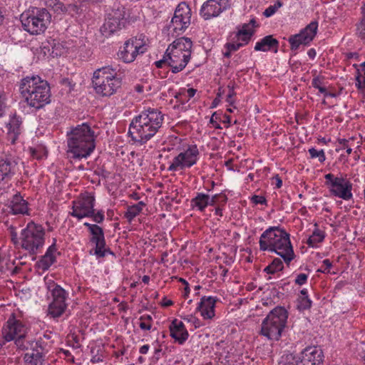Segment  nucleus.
<instances>
[{
  "mask_svg": "<svg viewBox=\"0 0 365 365\" xmlns=\"http://www.w3.org/2000/svg\"><path fill=\"white\" fill-rule=\"evenodd\" d=\"M67 153L74 159L87 158L96 148L94 130L88 123H82L67 132Z\"/></svg>",
  "mask_w": 365,
  "mask_h": 365,
  "instance_id": "obj_1",
  "label": "nucleus"
},
{
  "mask_svg": "<svg viewBox=\"0 0 365 365\" xmlns=\"http://www.w3.org/2000/svg\"><path fill=\"white\" fill-rule=\"evenodd\" d=\"M163 122V115L157 109H148L131 121L128 133L131 138L141 144L153 137Z\"/></svg>",
  "mask_w": 365,
  "mask_h": 365,
  "instance_id": "obj_2",
  "label": "nucleus"
},
{
  "mask_svg": "<svg viewBox=\"0 0 365 365\" xmlns=\"http://www.w3.org/2000/svg\"><path fill=\"white\" fill-rule=\"evenodd\" d=\"M259 249L274 252L279 255L287 264L294 257L289 235L279 227H270L260 236Z\"/></svg>",
  "mask_w": 365,
  "mask_h": 365,
  "instance_id": "obj_3",
  "label": "nucleus"
},
{
  "mask_svg": "<svg viewBox=\"0 0 365 365\" xmlns=\"http://www.w3.org/2000/svg\"><path fill=\"white\" fill-rule=\"evenodd\" d=\"M19 91L29 107L40 109L51 102L50 86L38 76L24 78L21 81Z\"/></svg>",
  "mask_w": 365,
  "mask_h": 365,
  "instance_id": "obj_4",
  "label": "nucleus"
},
{
  "mask_svg": "<svg viewBox=\"0 0 365 365\" xmlns=\"http://www.w3.org/2000/svg\"><path fill=\"white\" fill-rule=\"evenodd\" d=\"M118 66H107L96 70L92 83L96 92L102 96H110L121 86Z\"/></svg>",
  "mask_w": 365,
  "mask_h": 365,
  "instance_id": "obj_5",
  "label": "nucleus"
},
{
  "mask_svg": "<svg viewBox=\"0 0 365 365\" xmlns=\"http://www.w3.org/2000/svg\"><path fill=\"white\" fill-rule=\"evenodd\" d=\"M192 41L181 37L175 40L167 48L168 66L174 73L182 71L189 62L192 53Z\"/></svg>",
  "mask_w": 365,
  "mask_h": 365,
  "instance_id": "obj_6",
  "label": "nucleus"
},
{
  "mask_svg": "<svg viewBox=\"0 0 365 365\" xmlns=\"http://www.w3.org/2000/svg\"><path fill=\"white\" fill-rule=\"evenodd\" d=\"M27 330L26 325L12 315L2 328L0 346L14 341L17 349H28L29 346L32 344V339L27 336Z\"/></svg>",
  "mask_w": 365,
  "mask_h": 365,
  "instance_id": "obj_7",
  "label": "nucleus"
},
{
  "mask_svg": "<svg viewBox=\"0 0 365 365\" xmlns=\"http://www.w3.org/2000/svg\"><path fill=\"white\" fill-rule=\"evenodd\" d=\"M288 318L287 311L282 307L273 309L264 319L260 333L269 340L278 341Z\"/></svg>",
  "mask_w": 365,
  "mask_h": 365,
  "instance_id": "obj_8",
  "label": "nucleus"
},
{
  "mask_svg": "<svg viewBox=\"0 0 365 365\" xmlns=\"http://www.w3.org/2000/svg\"><path fill=\"white\" fill-rule=\"evenodd\" d=\"M43 227L34 222H30L20 235V246L30 255H36L43 247L45 242Z\"/></svg>",
  "mask_w": 365,
  "mask_h": 365,
  "instance_id": "obj_9",
  "label": "nucleus"
},
{
  "mask_svg": "<svg viewBox=\"0 0 365 365\" xmlns=\"http://www.w3.org/2000/svg\"><path fill=\"white\" fill-rule=\"evenodd\" d=\"M51 15L46 9L35 8L21 15L25 31L33 35L43 33L51 22Z\"/></svg>",
  "mask_w": 365,
  "mask_h": 365,
  "instance_id": "obj_10",
  "label": "nucleus"
},
{
  "mask_svg": "<svg viewBox=\"0 0 365 365\" xmlns=\"http://www.w3.org/2000/svg\"><path fill=\"white\" fill-rule=\"evenodd\" d=\"M324 354L318 346H308L302 351V358L293 354L282 356L279 365H322Z\"/></svg>",
  "mask_w": 365,
  "mask_h": 365,
  "instance_id": "obj_11",
  "label": "nucleus"
},
{
  "mask_svg": "<svg viewBox=\"0 0 365 365\" xmlns=\"http://www.w3.org/2000/svg\"><path fill=\"white\" fill-rule=\"evenodd\" d=\"M325 185L331 195L349 200L352 197V184L346 178L336 177L332 173L325 175Z\"/></svg>",
  "mask_w": 365,
  "mask_h": 365,
  "instance_id": "obj_12",
  "label": "nucleus"
},
{
  "mask_svg": "<svg viewBox=\"0 0 365 365\" xmlns=\"http://www.w3.org/2000/svg\"><path fill=\"white\" fill-rule=\"evenodd\" d=\"M146 50L145 36L140 35L126 41L122 49L120 50L118 56L125 63H131L138 54L144 53Z\"/></svg>",
  "mask_w": 365,
  "mask_h": 365,
  "instance_id": "obj_13",
  "label": "nucleus"
},
{
  "mask_svg": "<svg viewBox=\"0 0 365 365\" xmlns=\"http://www.w3.org/2000/svg\"><path fill=\"white\" fill-rule=\"evenodd\" d=\"M125 11L123 6H115L107 15L106 21L101 27V32L105 37H109L121 29L125 24Z\"/></svg>",
  "mask_w": 365,
  "mask_h": 365,
  "instance_id": "obj_14",
  "label": "nucleus"
},
{
  "mask_svg": "<svg viewBox=\"0 0 365 365\" xmlns=\"http://www.w3.org/2000/svg\"><path fill=\"white\" fill-rule=\"evenodd\" d=\"M199 155L200 153L197 145H190L186 150L180 152L173 158L168 170L178 171L189 168L197 163Z\"/></svg>",
  "mask_w": 365,
  "mask_h": 365,
  "instance_id": "obj_15",
  "label": "nucleus"
},
{
  "mask_svg": "<svg viewBox=\"0 0 365 365\" xmlns=\"http://www.w3.org/2000/svg\"><path fill=\"white\" fill-rule=\"evenodd\" d=\"M53 301L48 306V314L53 318L59 317L65 312L67 304V292L61 286L53 283L48 287Z\"/></svg>",
  "mask_w": 365,
  "mask_h": 365,
  "instance_id": "obj_16",
  "label": "nucleus"
},
{
  "mask_svg": "<svg viewBox=\"0 0 365 365\" xmlns=\"http://www.w3.org/2000/svg\"><path fill=\"white\" fill-rule=\"evenodd\" d=\"M84 225L88 228L92 235L90 241L95 244L94 251L91 250L90 254H93L98 258L104 257L107 253L113 255L110 249L106 248V240L103 229L97 225L90 224L88 222H85Z\"/></svg>",
  "mask_w": 365,
  "mask_h": 365,
  "instance_id": "obj_17",
  "label": "nucleus"
},
{
  "mask_svg": "<svg viewBox=\"0 0 365 365\" xmlns=\"http://www.w3.org/2000/svg\"><path fill=\"white\" fill-rule=\"evenodd\" d=\"M190 8L186 3L182 2L177 6L169 27L175 32L183 31L190 24Z\"/></svg>",
  "mask_w": 365,
  "mask_h": 365,
  "instance_id": "obj_18",
  "label": "nucleus"
},
{
  "mask_svg": "<svg viewBox=\"0 0 365 365\" xmlns=\"http://www.w3.org/2000/svg\"><path fill=\"white\" fill-rule=\"evenodd\" d=\"M318 29V23L312 21L299 34L292 36L289 38L292 50H297L300 45L309 44L315 36Z\"/></svg>",
  "mask_w": 365,
  "mask_h": 365,
  "instance_id": "obj_19",
  "label": "nucleus"
},
{
  "mask_svg": "<svg viewBox=\"0 0 365 365\" xmlns=\"http://www.w3.org/2000/svg\"><path fill=\"white\" fill-rule=\"evenodd\" d=\"M19 158L11 154L0 156V182H9L18 170Z\"/></svg>",
  "mask_w": 365,
  "mask_h": 365,
  "instance_id": "obj_20",
  "label": "nucleus"
},
{
  "mask_svg": "<svg viewBox=\"0 0 365 365\" xmlns=\"http://www.w3.org/2000/svg\"><path fill=\"white\" fill-rule=\"evenodd\" d=\"M45 347L41 341L32 339V344L29 345L27 350H30L24 356L26 365H44Z\"/></svg>",
  "mask_w": 365,
  "mask_h": 365,
  "instance_id": "obj_21",
  "label": "nucleus"
},
{
  "mask_svg": "<svg viewBox=\"0 0 365 365\" xmlns=\"http://www.w3.org/2000/svg\"><path fill=\"white\" fill-rule=\"evenodd\" d=\"M95 198L93 196H86L76 202H73L71 215L82 219L92 216L94 211Z\"/></svg>",
  "mask_w": 365,
  "mask_h": 365,
  "instance_id": "obj_22",
  "label": "nucleus"
},
{
  "mask_svg": "<svg viewBox=\"0 0 365 365\" xmlns=\"http://www.w3.org/2000/svg\"><path fill=\"white\" fill-rule=\"evenodd\" d=\"M228 6V0H207L201 7L200 15L207 20L219 16Z\"/></svg>",
  "mask_w": 365,
  "mask_h": 365,
  "instance_id": "obj_23",
  "label": "nucleus"
},
{
  "mask_svg": "<svg viewBox=\"0 0 365 365\" xmlns=\"http://www.w3.org/2000/svg\"><path fill=\"white\" fill-rule=\"evenodd\" d=\"M7 136L11 144H15L22 133L24 127L21 116L14 114L10 115L9 122L6 123Z\"/></svg>",
  "mask_w": 365,
  "mask_h": 365,
  "instance_id": "obj_24",
  "label": "nucleus"
},
{
  "mask_svg": "<svg viewBox=\"0 0 365 365\" xmlns=\"http://www.w3.org/2000/svg\"><path fill=\"white\" fill-rule=\"evenodd\" d=\"M217 298L213 297H202L197 310L200 312L204 319H211L215 317V307Z\"/></svg>",
  "mask_w": 365,
  "mask_h": 365,
  "instance_id": "obj_25",
  "label": "nucleus"
},
{
  "mask_svg": "<svg viewBox=\"0 0 365 365\" xmlns=\"http://www.w3.org/2000/svg\"><path fill=\"white\" fill-rule=\"evenodd\" d=\"M170 336L181 344L187 339L189 336L184 324L176 319L170 325Z\"/></svg>",
  "mask_w": 365,
  "mask_h": 365,
  "instance_id": "obj_26",
  "label": "nucleus"
},
{
  "mask_svg": "<svg viewBox=\"0 0 365 365\" xmlns=\"http://www.w3.org/2000/svg\"><path fill=\"white\" fill-rule=\"evenodd\" d=\"M257 26L255 19H251L248 24H244L236 34L237 41H242L243 46L247 44L255 34L253 28Z\"/></svg>",
  "mask_w": 365,
  "mask_h": 365,
  "instance_id": "obj_27",
  "label": "nucleus"
},
{
  "mask_svg": "<svg viewBox=\"0 0 365 365\" xmlns=\"http://www.w3.org/2000/svg\"><path fill=\"white\" fill-rule=\"evenodd\" d=\"M57 252L55 242L53 243L47 250L45 255L37 262L38 268L42 271H46L56 262V253Z\"/></svg>",
  "mask_w": 365,
  "mask_h": 365,
  "instance_id": "obj_28",
  "label": "nucleus"
},
{
  "mask_svg": "<svg viewBox=\"0 0 365 365\" xmlns=\"http://www.w3.org/2000/svg\"><path fill=\"white\" fill-rule=\"evenodd\" d=\"M278 46L279 41L273 38L272 35H269L264 36L256 43L255 50L257 51L267 52L274 49V53H277Z\"/></svg>",
  "mask_w": 365,
  "mask_h": 365,
  "instance_id": "obj_29",
  "label": "nucleus"
},
{
  "mask_svg": "<svg viewBox=\"0 0 365 365\" xmlns=\"http://www.w3.org/2000/svg\"><path fill=\"white\" fill-rule=\"evenodd\" d=\"M9 207L14 215L28 213V202L19 193H16L13 196Z\"/></svg>",
  "mask_w": 365,
  "mask_h": 365,
  "instance_id": "obj_30",
  "label": "nucleus"
},
{
  "mask_svg": "<svg viewBox=\"0 0 365 365\" xmlns=\"http://www.w3.org/2000/svg\"><path fill=\"white\" fill-rule=\"evenodd\" d=\"M191 205L202 212L209 205V195L202 192L197 193V195L191 200Z\"/></svg>",
  "mask_w": 365,
  "mask_h": 365,
  "instance_id": "obj_31",
  "label": "nucleus"
},
{
  "mask_svg": "<svg viewBox=\"0 0 365 365\" xmlns=\"http://www.w3.org/2000/svg\"><path fill=\"white\" fill-rule=\"evenodd\" d=\"M45 5L56 14L66 13V4L62 0H45Z\"/></svg>",
  "mask_w": 365,
  "mask_h": 365,
  "instance_id": "obj_32",
  "label": "nucleus"
},
{
  "mask_svg": "<svg viewBox=\"0 0 365 365\" xmlns=\"http://www.w3.org/2000/svg\"><path fill=\"white\" fill-rule=\"evenodd\" d=\"M145 204L140 201L137 204L129 206L125 213V217L130 222L142 211Z\"/></svg>",
  "mask_w": 365,
  "mask_h": 365,
  "instance_id": "obj_33",
  "label": "nucleus"
},
{
  "mask_svg": "<svg viewBox=\"0 0 365 365\" xmlns=\"http://www.w3.org/2000/svg\"><path fill=\"white\" fill-rule=\"evenodd\" d=\"M314 226L315 229L307 242V244L312 247H316L318 243L322 242L325 237L324 232L317 228V225L315 224Z\"/></svg>",
  "mask_w": 365,
  "mask_h": 365,
  "instance_id": "obj_34",
  "label": "nucleus"
},
{
  "mask_svg": "<svg viewBox=\"0 0 365 365\" xmlns=\"http://www.w3.org/2000/svg\"><path fill=\"white\" fill-rule=\"evenodd\" d=\"M284 268L282 261L279 258H275L273 259L272 263L267 266L264 272L267 274H274L277 272L282 271Z\"/></svg>",
  "mask_w": 365,
  "mask_h": 365,
  "instance_id": "obj_35",
  "label": "nucleus"
},
{
  "mask_svg": "<svg viewBox=\"0 0 365 365\" xmlns=\"http://www.w3.org/2000/svg\"><path fill=\"white\" fill-rule=\"evenodd\" d=\"M139 327L142 330L148 331L152 328L153 317L150 314H144L139 318Z\"/></svg>",
  "mask_w": 365,
  "mask_h": 365,
  "instance_id": "obj_36",
  "label": "nucleus"
},
{
  "mask_svg": "<svg viewBox=\"0 0 365 365\" xmlns=\"http://www.w3.org/2000/svg\"><path fill=\"white\" fill-rule=\"evenodd\" d=\"M323 83V78H321L319 76H316L312 79V85L314 88H317L319 91L324 95L325 97L327 96H334V95L328 93L327 91V89L325 87L322 86Z\"/></svg>",
  "mask_w": 365,
  "mask_h": 365,
  "instance_id": "obj_37",
  "label": "nucleus"
},
{
  "mask_svg": "<svg viewBox=\"0 0 365 365\" xmlns=\"http://www.w3.org/2000/svg\"><path fill=\"white\" fill-rule=\"evenodd\" d=\"M362 13V17L357 24L356 34L361 39L365 40V4L363 6Z\"/></svg>",
  "mask_w": 365,
  "mask_h": 365,
  "instance_id": "obj_38",
  "label": "nucleus"
},
{
  "mask_svg": "<svg viewBox=\"0 0 365 365\" xmlns=\"http://www.w3.org/2000/svg\"><path fill=\"white\" fill-rule=\"evenodd\" d=\"M282 6V3L281 1H276L274 5H270L264 10L263 13L264 16H265L266 17L272 16Z\"/></svg>",
  "mask_w": 365,
  "mask_h": 365,
  "instance_id": "obj_39",
  "label": "nucleus"
},
{
  "mask_svg": "<svg viewBox=\"0 0 365 365\" xmlns=\"http://www.w3.org/2000/svg\"><path fill=\"white\" fill-rule=\"evenodd\" d=\"M309 153L312 158H318L319 161L320 163H323L325 159V154L323 150H317L314 148H312L309 150Z\"/></svg>",
  "mask_w": 365,
  "mask_h": 365,
  "instance_id": "obj_40",
  "label": "nucleus"
},
{
  "mask_svg": "<svg viewBox=\"0 0 365 365\" xmlns=\"http://www.w3.org/2000/svg\"><path fill=\"white\" fill-rule=\"evenodd\" d=\"M312 306V301L309 297H300L299 299L298 309L305 310L309 309Z\"/></svg>",
  "mask_w": 365,
  "mask_h": 365,
  "instance_id": "obj_41",
  "label": "nucleus"
},
{
  "mask_svg": "<svg viewBox=\"0 0 365 365\" xmlns=\"http://www.w3.org/2000/svg\"><path fill=\"white\" fill-rule=\"evenodd\" d=\"M220 199H222L223 202L227 201V197L222 194H217L213 195L212 197H209V205L214 206L218 202Z\"/></svg>",
  "mask_w": 365,
  "mask_h": 365,
  "instance_id": "obj_42",
  "label": "nucleus"
},
{
  "mask_svg": "<svg viewBox=\"0 0 365 365\" xmlns=\"http://www.w3.org/2000/svg\"><path fill=\"white\" fill-rule=\"evenodd\" d=\"M322 263H323V264H322V267L318 271L323 272V273H329L330 268L332 267V264L330 262V260L328 259H326L323 261Z\"/></svg>",
  "mask_w": 365,
  "mask_h": 365,
  "instance_id": "obj_43",
  "label": "nucleus"
},
{
  "mask_svg": "<svg viewBox=\"0 0 365 365\" xmlns=\"http://www.w3.org/2000/svg\"><path fill=\"white\" fill-rule=\"evenodd\" d=\"M339 143L341 145V149H346V153L348 155L351 154L352 152V149L349 146V140L345 138H339L338 139Z\"/></svg>",
  "mask_w": 365,
  "mask_h": 365,
  "instance_id": "obj_44",
  "label": "nucleus"
},
{
  "mask_svg": "<svg viewBox=\"0 0 365 365\" xmlns=\"http://www.w3.org/2000/svg\"><path fill=\"white\" fill-rule=\"evenodd\" d=\"M93 218V220L97 223H101L104 220V212L103 211H98L97 213L95 214V210L93 211V214L91 216Z\"/></svg>",
  "mask_w": 365,
  "mask_h": 365,
  "instance_id": "obj_45",
  "label": "nucleus"
},
{
  "mask_svg": "<svg viewBox=\"0 0 365 365\" xmlns=\"http://www.w3.org/2000/svg\"><path fill=\"white\" fill-rule=\"evenodd\" d=\"M307 274L304 273L299 274L295 279V283L299 285L304 284L307 282Z\"/></svg>",
  "mask_w": 365,
  "mask_h": 365,
  "instance_id": "obj_46",
  "label": "nucleus"
},
{
  "mask_svg": "<svg viewBox=\"0 0 365 365\" xmlns=\"http://www.w3.org/2000/svg\"><path fill=\"white\" fill-rule=\"evenodd\" d=\"M242 46H243V43H242L240 42H234V43H227V48L230 52L237 51Z\"/></svg>",
  "mask_w": 365,
  "mask_h": 365,
  "instance_id": "obj_47",
  "label": "nucleus"
},
{
  "mask_svg": "<svg viewBox=\"0 0 365 365\" xmlns=\"http://www.w3.org/2000/svg\"><path fill=\"white\" fill-rule=\"evenodd\" d=\"M251 201L255 205H264L267 202L265 197L259 195H253L251 197Z\"/></svg>",
  "mask_w": 365,
  "mask_h": 365,
  "instance_id": "obj_48",
  "label": "nucleus"
},
{
  "mask_svg": "<svg viewBox=\"0 0 365 365\" xmlns=\"http://www.w3.org/2000/svg\"><path fill=\"white\" fill-rule=\"evenodd\" d=\"M356 86L359 90L365 88V86H364L363 81H361V74L359 73V69H357V76H356Z\"/></svg>",
  "mask_w": 365,
  "mask_h": 365,
  "instance_id": "obj_49",
  "label": "nucleus"
},
{
  "mask_svg": "<svg viewBox=\"0 0 365 365\" xmlns=\"http://www.w3.org/2000/svg\"><path fill=\"white\" fill-rule=\"evenodd\" d=\"M66 13L67 12L68 13H72V12L78 13L79 9L75 4H66Z\"/></svg>",
  "mask_w": 365,
  "mask_h": 365,
  "instance_id": "obj_50",
  "label": "nucleus"
},
{
  "mask_svg": "<svg viewBox=\"0 0 365 365\" xmlns=\"http://www.w3.org/2000/svg\"><path fill=\"white\" fill-rule=\"evenodd\" d=\"M7 100V95L4 91V88L3 86H0V102L3 101L6 103Z\"/></svg>",
  "mask_w": 365,
  "mask_h": 365,
  "instance_id": "obj_51",
  "label": "nucleus"
},
{
  "mask_svg": "<svg viewBox=\"0 0 365 365\" xmlns=\"http://www.w3.org/2000/svg\"><path fill=\"white\" fill-rule=\"evenodd\" d=\"M167 58H168V56H166V53H165V56H163V58L162 60L156 61V63H155L156 66L158 68H160V67H162V65L163 63H168V61L167 60Z\"/></svg>",
  "mask_w": 365,
  "mask_h": 365,
  "instance_id": "obj_52",
  "label": "nucleus"
},
{
  "mask_svg": "<svg viewBox=\"0 0 365 365\" xmlns=\"http://www.w3.org/2000/svg\"><path fill=\"white\" fill-rule=\"evenodd\" d=\"M149 345L148 344H145V345H143L140 348V353L142 354H145L148 353V350H149Z\"/></svg>",
  "mask_w": 365,
  "mask_h": 365,
  "instance_id": "obj_53",
  "label": "nucleus"
},
{
  "mask_svg": "<svg viewBox=\"0 0 365 365\" xmlns=\"http://www.w3.org/2000/svg\"><path fill=\"white\" fill-rule=\"evenodd\" d=\"M11 240L14 244H20V238H18L17 234L16 232H11Z\"/></svg>",
  "mask_w": 365,
  "mask_h": 365,
  "instance_id": "obj_54",
  "label": "nucleus"
},
{
  "mask_svg": "<svg viewBox=\"0 0 365 365\" xmlns=\"http://www.w3.org/2000/svg\"><path fill=\"white\" fill-rule=\"evenodd\" d=\"M163 307H169L173 304V302L170 299H168L166 298H164L163 299V302L161 303Z\"/></svg>",
  "mask_w": 365,
  "mask_h": 365,
  "instance_id": "obj_55",
  "label": "nucleus"
},
{
  "mask_svg": "<svg viewBox=\"0 0 365 365\" xmlns=\"http://www.w3.org/2000/svg\"><path fill=\"white\" fill-rule=\"evenodd\" d=\"M6 103L5 102H3V101H1L0 102V117H1L4 113V110H5V108H6Z\"/></svg>",
  "mask_w": 365,
  "mask_h": 365,
  "instance_id": "obj_56",
  "label": "nucleus"
},
{
  "mask_svg": "<svg viewBox=\"0 0 365 365\" xmlns=\"http://www.w3.org/2000/svg\"><path fill=\"white\" fill-rule=\"evenodd\" d=\"M316 51L314 49V48H310L308 52H307V55L309 56V58H314L315 56H316Z\"/></svg>",
  "mask_w": 365,
  "mask_h": 365,
  "instance_id": "obj_57",
  "label": "nucleus"
},
{
  "mask_svg": "<svg viewBox=\"0 0 365 365\" xmlns=\"http://www.w3.org/2000/svg\"><path fill=\"white\" fill-rule=\"evenodd\" d=\"M196 93V90L194 88H189L187 90V93L189 98H192Z\"/></svg>",
  "mask_w": 365,
  "mask_h": 365,
  "instance_id": "obj_58",
  "label": "nucleus"
},
{
  "mask_svg": "<svg viewBox=\"0 0 365 365\" xmlns=\"http://www.w3.org/2000/svg\"><path fill=\"white\" fill-rule=\"evenodd\" d=\"M215 114L212 115L211 119H210V123L213 125V126L216 128H220L219 124L214 120Z\"/></svg>",
  "mask_w": 365,
  "mask_h": 365,
  "instance_id": "obj_59",
  "label": "nucleus"
},
{
  "mask_svg": "<svg viewBox=\"0 0 365 365\" xmlns=\"http://www.w3.org/2000/svg\"><path fill=\"white\" fill-rule=\"evenodd\" d=\"M346 56L347 58H358L359 56L357 53H347Z\"/></svg>",
  "mask_w": 365,
  "mask_h": 365,
  "instance_id": "obj_60",
  "label": "nucleus"
},
{
  "mask_svg": "<svg viewBox=\"0 0 365 365\" xmlns=\"http://www.w3.org/2000/svg\"><path fill=\"white\" fill-rule=\"evenodd\" d=\"M215 213L216 215H218L220 217L222 216V209L220 207H217L215 208Z\"/></svg>",
  "mask_w": 365,
  "mask_h": 365,
  "instance_id": "obj_61",
  "label": "nucleus"
},
{
  "mask_svg": "<svg viewBox=\"0 0 365 365\" xmlns=\"http://www.w3.org/2000/svg\"><path fill=\"white\" fill-rule=\"evenodd\" d=\"M276 180H277V183H276L277 187V188L281 187L282 185V180L278 176L276 177Z\"/></svg>",
  "mask_w": 365,
  "mask_h": 365,
  "instance_id": "obj_62",
  "label": "nucleus"
},
{
  "mask_svg": "<svg viewBox=\"0 0 365 365\" xmlns=\"http://www.w3.org/2000/svg\"><path fill=\"white\" fill-rule=\"evenodd\" d=\"M228 354H229V351H227V354L226 355H225V356H223V354L222 353V354H220V359H221L224 358L227 362H230L231 360H230V356H228Z\"/></svg>",
  "mask_w": 365,
  "mask_h": 365,
  "instance_id": "obj_63",
  "label": "nucleus"
},
{
  "mask_svg": "<svg viewBox=\"0 0 365 365\" xmlns=\"http://www.w3.org/2000/svg\"><path fill=\"white\" fill-rule=\"evenodd\" d=\"M142 281L143 283L145 284H148L149 281H150V277L149 276H147V275H144L142 278Z\"/></svg>",
  "mask_w": 365,
  "mask_h": 365,
  "instance_id": "obj_64",
  "label": "nucleus"
}]
</instances>
